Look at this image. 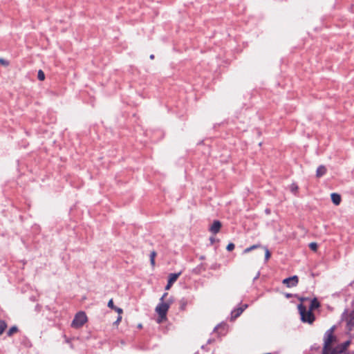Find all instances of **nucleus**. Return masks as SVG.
Segmentation results:
<instances>
[{"label":"nucleus","instance_id":"0eeeda50","mask_svg":"<svg viewBox=\"0 0 354 354\" xmlns=\"http://www.w3.org/2000/svg\"><path fill=\"white\" fill-rule=\"evenodd\" d=\"M298 282V277L296 275L284 279L282 281L283 284L286 285L288 288L296 286Z\"/></svg>","mask_w":354,"mask_h":354},{"label":"nucleus","instance_id":"4be33fe9","mask_svg":"<svg viewBox=\"0 0 354 354\" xmlns=\"http://www.w3.org/2000/svg\"><path fill=\"white\" fill-rule=\"evenodd\" d=\"M115 311H116L119 315H121V314L122 313L123 310L122 308H118V307H115L114 309H113Z\"/></svg>","mask_w":354,"mask_h":354},{"label":"nucleus","instance_id":"c85d7f7f","mask_svg":"<svg viewBox=\"0 0 354 354\" xmlns=\"http://www.w3.org/2000/svg\"><path fill=\"white\" fill-rule=\"evenodd\" d=\"M307 299H308V298H301V299H300V300H301V301H305V300H307Z\"/></svg>","mask_w":354,"mask_h":354},{"label":"nucleus","instance_id":"f3484780","mask_svg":"<svg viewBox=\"0 0 354 354\" xmlns=\"http://www.w3.org/2000/svg\"><path fill=\"white\" fill-rule=\"evenodd\" d=\"M309 248L311 250L316 252L318 248V245L316 243L312 242L309 244Z\"/></svg>","mask_w":354,"mask_h":354},{"label":"nucleus","instance_id":"412c9836","mask_svg":"<svg viewBox=\"0 0 354 354\" xmlns=\"http://www.w3.org/2000/svg\"><path fill=\"white\" fill-rule=\"evenodd\" d=\"M107 306H108V307H109V308H111V309H113V310L116 307L115 306H114V304H113V299H111L109 301V302H108V305H107Z\"/></svg>","mask_w":354,"mask_h":354},{"label":"nucleus","instance_id":"393cba45","mask_svg":"<svg viewBox=\"0 0 354 354\" xmlns=\"http://www.w3.org/2000/svg\"><path fill=\"white\" fill-rule=\"evenodd\" d=\"M122 320V316L121 315H118L116 321L114 322L115 324H118L119 322H120Z\"/></svg>","mask_w":354,"mask_h":354},{"label":"nucleus","instance_id":"bb28decb","mask_svg":"<svg viewBox=\"0 0 354 354\" xmlns=\"http://www.w3.org/2000/svg\"><path fill=\"white\" fill-rule=\"evenodd\" d=\"M210 241L212 242V243H214V238H212V237H211V238H210Z\"/></svg>","mask_w":354,"mask_h":354},{"label":"nucleus","instance_id":"9d476101","mask_svg":"<svg viewBox=\"0 0 354 354\" xmlns=\"http://www.w3.org/2000/svg\"><path fill=\"white\" fill-rule=\"evenodd\" d=\"M326 171H327V169L324 165L319 166L316 171V177L321 178L324 174H326Z\"/></svg>","mask_w":354,"mask_h":354},{"label":"nucleus","instance_id":"c756f323","mask_svg":"<svg viewBox=\"0 0 354 354\" xmlns=\"http://www.w3.org/2000/svg\"><path fill=\"white\" fill-rule=\"evenodd\" d=\"M138 327H139V328H142V325H141V324H139V325H138Z\"/></svg>","mask_w":354,"mask_h":354},{"label":"nucleus","instance_id":"a878e982","mask_svg":"<svg viewBox=\"0 0 354 354\" xmlns=\"http://www.w3.org/2000/svg\"><path fill=\"white\" fill-rule=\"evenodd\" d=\"M286 297L287 298H290V297H292V295H291V294H290V293H287V294H286Z\"/></svg>","mask_w":354,"mask_h":354},{"label":"nucleus","instance_id":"39448f33","mask_svg":"<svg viewBox=\"0 0 354 354\" xmlns=\"http://www.w3.org/2000/svg\"><path fill=\"white\" fill-rule=\"evenodd\" d=\"M351 344V341L347 340L343 343L336 345L334 348L333 354H346V351Z\"/></svg>","mask_w":354,"mask_h":354},{"label":"nucleus","instance_id":"4468645a","mask_svg":"<svg viewBox=\"0 0 354 354\" xmlns=\"http://www.w3.org/2000/svg\"><path fill=\"white\" fill-rule=\"evenodd\" d=\"M6 328V322L4 320H0V335L4 332Z\"/></svg>","mask_w":354,"mask_h":354},{"label":"nucleus","instance_id":"f8f14e48","mask_svg":"<svg viewBox=\"0 0 354 354\" xmlns=\"http://www.w3.org/2000/svg\"><path fill=\"white\" fill-rule=\"evenodd\" d=\"M331 200L335 205H338L341 202V196L337 193H333L331 194Z\"/></svg>","mask_w":354,"mask_h":354},{"label":"nucleus","instance_id":"2eb2a0df","mask_svg":"<svg viewBox=\"0 0 354 354\" xmlns=\"http://www.w3.org/2000/svg\"><path fill=\"white\" fill-rule=\"evenodd\" d=\"M18 331V328L16 326H12L7 332L8 336H12L14 333Z\"/></svg>","mask_w":354,"mask_h":354},{"label":"nucleus","instance_id":"20e7f679","mask_svg":"<svg viewBox=\"0 0 354 354\" xmlns=\"http://www.w3.org/2000/svg\"><path fill=\"white\" fill-rule=\"evenodd\" d=\"M87 321V317L84 312H79L75 316L71 326L75 328L82 327L84 323Z\"/></svg>","mask_w":354,"mask_h":354},{"label":"nucleus","instance_id":"1a4fd4ad","mask_svg":"<svg viewBox=\"0 0 354 354\" xmlns=\"http://www.w3.org/2000/svg\"><path fill=\"white\" fill-rule=\"evenodd\" d=\"M221 226V223L219 221H214L209 227V231L216 234L220 231Z\"/></svg>","mask_w":354,"mask_h":354},{"label":"nucleus","instance_id":"f257e3e1","mask_svg":"<svg viewBox=\"0 0 354 354\" xmlns=\"http://www.w3.org/2000/svg\"><path fill=\"white\" fill-rule=\"evenodd\" d=\"M335 329L333 326L325 333L322 354H333L335 345L337 343V338L334 335Z\"/></svg>","mask_w":354,"mask_h":354},{"label":"nucleus","instance_id":"f03ea898","mask_svg":"<svg viewBox=\"0 0 354 354\" xmlns=\"http://www.w3.org/2000/svg\"><path fill=\"white\" fill-rule=\"evenodd\" d=\"M167 296V293H164L162 297L160 298V302L158 306H156V313H158L160 319L159 322H162L166 319V315L169 308L170 304L168 301H164V298Z\"/></svg>","mask_w":354,"mask_h":354},{"label":"nucleus","instance_id":"7ed1b4c3","mask_svg":"<svg viewBox=\"0 0 354 354\" xmlns=\"http://www.w3.org/2000/svg\"><path fill=\"white\" fill-rule=\"evenodd\" d=\"M298 310L301 315V319L303 322L313 324L315 321V315L310 310H307L305 306L300 304L298 305Z\"/></svg>","mask_w":354,"mask_h":354},{"label":"nucleus","instance_id":"aec40b11","mask_svg":"<svg viewBox=\"0 0 354 354\" xmlns=\"http://www.w3.org/2000/svg\"><path fill=\"white\" fill-rule=\"evenodd\" d=\"M234 247H235V245H234V243H230L227 245L226 249H227V251H232V250L234 249Z\"/></svg>","mask_w":354,"mask_h":354},{"label":"nucleus","instance_id":"ddd939ff","mask_svg":"<svg viewBox=\"0 0 354 354\" xmlns=\"http://www.w3.org/2000/svg\"><path fill=\"white\" fill-rule=\"evenodd\" d=\"M261 248V245L260 244H257V245H253L249 248H247L244 250L243 252L244 253H248L250 252V251L256 249V248Z\"/></svg>","mask_w":354,"mask_h":354},{"label":"nucleus","instance_id":"6e6552de","mask_svg":"<svg viewBox=\"0 0 354 354\" xmlns=\"http://www.w3.org/2000/svg\"><path fill=\"white\" fill-rule=\"evenodd\" d=\"M181 274V272L178 273H171L169 275L168 282L167 286H165L166 290H169L171 286L176 281L179 276Z\"/></svg>","mask_w":354,"mask_h":354},{"label":"nucleus","instance_id":"6ab92c4d","mask_svg":"<svg viewBox=\"0 0 354 354\" xmlns=\"http://www.w3.org/2000/svg\"><path fill=\"white\" fill-rule=\"evenodd\" d=\"M150 261H151V265L154 266L155 265V250H153L151 252Z\"/></svg>","mask_w":354,"mask_h":354},{"label":"nucleus","instance_id":"b1692460","mask_svg":"<svg viewBox=\"0 0 354 354\" xmlns=\"http://www.w3.org/2000/svg\"><path fill=\"white\" fill-rule=\"evenodd\" d=\"M290 189H291V191L294 192H296L297 190L298 187L297 185H295V184H292L291 185Z\"/></svg>","mask_w":354,"mask_h":354},{"label":"nucleus","instance_id":"dca6fc26","mask_svg":"<svg viewBox=\"0 0 354 354\" xmlns=\"http://www.w3.org/2000/svg\"><path fill=\"white\" fill-rule=\"evenodd\" d=\"M263 250H265V259L266 261H268L269 258L270 257V252L267 247H263Z\"/></svg>","mask_w":354,"mask_h":354},{"label":"nucleus","instance_id":"5701e85b","mask_svg":"<svg viewBox=\"0 0 354 354\" xmlns=\"http://www.w3.org/2000/svg\"><path fill=\"white\" fill-rule=\"evenodd\" d=\"M0 64L5 66L8 65V62L3 58H0Z\"/></svg>","mask_w":354,"mask_h":354},{"label":"nucleus","instance_id":"a211bd4d","mask_svg":"<svg viewBox=\"0 0 354 354\" xmlns=\"http://www.w3.org/2000/svg\"><path fill=\"white\" fill-rule=\"evenodd\" d=\"M37 77L41 81H43L45 79V74L41 70L38 71Z\"/></svg>","mask_w":354,"mask_h":354},{"label":"nucleus","instance_id":"9b49d317","mask_svg":"<svg viewBox=\"0 0 354 354\" xmlns=\"http://www.w3.org/2000/svg\"><path fill=\"white\" fill-rule=\"evenodd\" d=\"M319 306H320V303L319 302V301L317 300V298H314L310 301L309 310L313 311V310L318 308Z\"/></svg>","mask_w":354,"mask_h":354},{"label":"nucleus","instance_id":"cd10ccee","mask_svg":"<svg viewBox=\"0 0 354 354\" xmlns=\"http://www.w3.org/2000/svg\"><path fill=\"white\" fill-rule=\"evenodd\" d=\"M154 57H155L154 55L152 54V55H150V59H153Z\"/></svg>","mask_w":354,"mask_h":354},{"label":"nucleus","instance_id":"423d86ee","mask_svg":"<svg viewBox=\"0 0 354 354\" xmlns=\"http://www.w3.org/2000/svg\"><path fill=\"white\" fill-rule=\"evenodd\" d=\"M248 307V304H242L240 307L235 308L231 313V321L235 320Z\"/></svg>","mask_w":354,"mask_h":354}]
</instances>
